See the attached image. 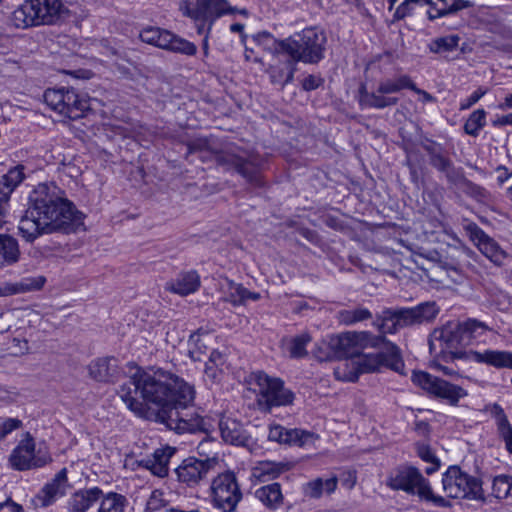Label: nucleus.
<instances>
[{
    "mask_svg": "<svg viewBox=\"0 0 512 512\" xmlns=\"http://www.w3.org/2000/svg\"><path fill=\"white\" fill-rule=\"evenodd\" d=\"M54 184H38L30 193L28 207L18 223V234L27 243L56 231L74 230L83 215L64 198Z\"/></svg>",
    "mask_w": 512,
    "mask_h": 512,
    "instance_id": "nucleus-1",
    "label": "nucleus"
},
{
    "mask_svg": "<svg viewBox=\"0 0 512 512\" xmlns=\"http://www.w3.org/2000/svg\"><path fill=\"white\" fill-rule=\"evenodd\" d=\"M183 379L170 372L137 370L119 390L120 398L135 415L146 417L147 404L161 407L163 411L176 397Z\"/></svg>",
    "mask_w": 512,
    "mask_h": 512,
    "instance_id": "nucleus-2",
    "label": "nucleus"
},
{
    "mask_svg": "<svg viewBox=\"0 0 512 512\" xmlns=\"http://www.w3.org/2000/svg\"><path fill=\"white\" fill-rule=\"evenodd\" d=\"M194 388L186 383H180L176 397L164 410L166 425L178 433L195 432L204 429V419L193 406Z\"/></svg>",
    "mask_w": 512,
    "mask_h": 512,
    "instance_id": "nucleus-3",
    "label": "nucleus"
},
{
    "mask_svg": "<svg viewBox=\"0 0 512 512\" xmlns=\"http://www.w3.org/2000/svg\"><path fill=\"white\" fill-rule=\"evenodd\" d=\"M439 309L435 302H424L412 308L384 309L377 314L373 326L381 333L394 334L398 330L433 320Z\"/></svg>",
    "mask_w": 512,
    "mask_h": 512,
    "instance_id": "nucleus-4",
    "label": "nucleus"
},
{
    "mask_svg": "<svg viewBox=\"0 0 512 512\" xmlns=\"http://www.w3.org/2000/svg\"><path fill=\"white\" fill-rule=\"evenodd\" d=\"M325 44L324 32L311 27L282 40L279 45L294 62L315 64L324 58Z\"/></svg>",
    "mask_w": 512,
    "mask_h": 512,
    "instance_id": "nucleus-5",
    "label": "nucleus"
},
{
    "mask_svg": "<svg viewBox=\"0 0 512 512\" xmlns=\"http://www.w3.org/2000/svg\"><path fill=\"white\" fill-rule=\"evenodd\" d=\"M387 486L393 490H402L416 495L420 500L431 502L437 507L450 506L444 497L434 494L431 484L420 470L413 466H402L396 469L387 479Z\"/></svg>",
    "mask_w": 512,
    "mask_h": 512,
    "instance_id": "nucleus-6",
    "label": "nucleus"
},
{
    "mask_svg": "<svg viewBox=\"0 0 512 512\" xmlns=\"http://www.w3.org/2000/svg\"><path fill=\"white\" fill-rule=\"evenodd\" d=\"M66 13L60 0H27L11 16L16 28L25 29L32 26L56 23Z\"/></svg>",
    "mask_w": 512,
    "mask_h": 512,
    "instance_id": "nucleus-7",
    "label": "nucleus"
},
{
    "mask_svg": "<svg viewBox=\"0 0 512 512\" xmlns=\"http://www.w3.org/2000/svg\"><path fill=\"white\" fill-rule=\"evenodd\" d=\"M183 15L192 19L196 25L197 33L204 34L202 49L208 55L209 36L214 21L228 13L226 0H183L180 5Z\"/></svg>",
    "mask_w": 512,
    "mask_h": 512,
    "instance_id": "nucleus-8",
    "label": "nucleus"
},
{
    "mask_svg": "<svg viewBox=\"0 0 512 512\" xmlns=\"http://www.w3.org/2000/svg\"><path fill=\"white\" fill-rule=\"evenodd\" d=\"M250 385L257 394V403L264 411H270L273 407L292 404L294 394L285 388L281 379L270 377L262 371H257L250 376Z\"/></svg>",
    "mask_w": 512,
    "mask_h": 512,
    "instance_id": "nucleus-9",
    "label": "nucleus"
},
{
    "mask_svg": "<svg viewBox=\"0 0 512 512\" xmlns=\"http://www.w3.org/2000/svg\"><path fill=\"white\" fill-rule=\"evenodd\" d=\"M43 97L52 110L72 120L81 118L90 108L86 95L78 93L73 88L47 89Z\"/></svg>",
    "mask_w": 512,
    "mask_h": 512,
    "instance_id": "nucleus-10",
    "label": "nucleus"
},
{
    "mask_svg": "<svg viewBox=\"0 0 512 512\" xmlns=\"http://www.w3.org/2000/svg\"><path fill=\"white\" fill-rule=\"evenodd\" d=\"M442 487L447 497L455 499L481 500L484 498L479 479L450 466L442 476Z\"/></svg>",
    "mask_w": 512,
    "mask_h": 512,
    "instance_id": "nucleus-11",
    "label": "nucleus"
},
{
    "mask_svg": "<svg viewBox=\"0 0 512 512\" xmlns=\"http://www.w3.org/2000/svg\"><path fill=\"white\" fill-rule=\"evenodd\" d=\"M403 89H415V83L408 75H401L393 79H384L379 82L373 92L362 91L360 106L363 108L384 109L394 106L399 99L390 94L400 92Z\"/></svg>",
    "mask_w": 512,
    "mask_h": 512,
    "instance_id": "nucleus-12",
    "label": "nucleus"
},
{
    "mask_svg": "<svg viewBox=\"0 0 512 512\" xmlns=\"http://www.w3.org/2000/svg\"><path fill=\"white\" fill-rule=\"evenodd\" d=\"M412 381L430 396L441 399L452 406H457L459 401L468 395L463 387L428 372L414 371Z\"/></svg>",
    "mask_w": 512,
    "mask_h": 512,
    "instance_id": "nucleus-13",
    "label": "nucleus"
},
{
    "mask_svg": "<svg viewBox=\"0 0 512 512\" xmlns=\"http://www.w3.org/2000/svg\"><path fill=\"white\" fill-rule=\"evenodd\" d=\"M52 461L46 447L36 449L34 439L29 433L18 443L9 456V463L15 470L25 471L41 468Z\"/></svg>",
    "mask_w": 512,
    "mask_h": 512,
    "instance_id": "nucleus-14",
    "label": "nucleus"
},
{
    "mask_svg": "<svg viewBox=\"0 0 512 512\" xmlns=\"http://www.w3.org/2000/svg\"><path fill=\"white\" fill-rule=\"evenodd\" d=\"M139 37L144 43L174 53L193 56L197 52L194 43L159 27H146L141 30Z\"/></svg>",
    "mask_w": 512,
    "mask_h": 512,
    "instance_id": "nucleus-15",
    "label": "nucleus"
},
{
    "mask_svg": "<svg viewBox=\"0 0 512 512\" xmlns=\"http://www.w3.org/2000/svg\"><path fill=\"white\" fill-rule=\"evenodd\" d=\"M212 499L214 505L223 512L235 511L237 504L242 499L237 478L233 472L219 474L211 484Z\"/></svg>",
    "mask_w": 512,
    "mask_h": 512,
    "instance_id": "nucleus-16",
    "label": "nucleus"
},
{
    "mask_svg": "<svg viewBox=\"0 0 512 512\" xmlns=\"http://www.w3.org/2000/svg\"><path fill=\"white\" fill-rule=\"evenodd\" d=\"M385 342V336H376L369 331H348L337 336L335 348L351 359L366 348H377Z\"/></svg>",
    "mask_w": 512,
    "mask_h": 512,
    "instance_id": "nucleus-17",
    "label": "nucleus"
},
{
    "mask_svg": "<svg viewBox=\"0 0 512 512\" xmlns=\"http://www.w3.org/2000/svg\"><path fill=\"white\" fill-rule=\"evenodd\" d=\"M216 162L225 169H235L247 182L261 186L262 179L255 160L244 152L228 150L216 155Z\"/></svg>",
    "mask_w": 512,
    "mask_h": 512,
    "instance_id": "nucleus-18",
    "label": "nucleus"
},
{
    "mask_svg": "<svg viewBox=\"0 0 512 512\" xmlns=\"http://www.w3.org/2000/svg\"><path fill=\"white\" fill-rule=\"evenodd\" d=\"M382 367L380 353L367 354L356 359L345 360L339 364L334 371L337 379L355 382L362 373L375 372Z\"/></svg>",
    "mask_w": 512,
    "mask_h": 512,
    "instance_id": "nucleus-19",
    "label": "nucleus"
},
{
    "mask_svg": "<svg viewBox=\"0 0 512 512\" xmlns=\"http://www.w3.org/2000/svg\"><path fill=\"white\" fill-rule=\"evenodd\" d=\"M464 229L478 250L495 265H502L507 254L500 245L476 223H468Z\"/></svg>",
    "mask_w": 512,
    "mask_h": 512,
    "instance_id": "nucleus-20",
    "label": "nucleus"
},
{
    "mask_svg": "<svg viewBox=\"0 0 512 512\" xmlns=\"http://www.w3.org/2000/svg\"><path fill=\"white\" fill-rule=\"evenodd\" d=\"M217 465L215 458L197 459L189 457L175 469L178 481L195 486L206 478L207 474Z\"/></svg>",
    "mask_w": 512,
    "mask_h": 512,
    "instance_id": "nucleus-21",
    "label": "nucleus"
},
{
    "mask_svg": "<svg viewBox=\"0 0 512 512\" xmlns=\"http://www.w3.org/2000/svg\"><path fill=\"white\" fill-rule=\"evenodd\" d=\"M454 358H465L479 364H486L496 369H512V352L486 349L484 351L453 352Z\"/></svg>",
    "mask_w": 512,
    "mask_h": 512,
    "instance_id": "nucleus-22",
    "label": "nucleus"
},
{
    "mask_svg": "<svg viewBox=\"0 0 512 512\" xmlns=\"http://www.w3.org/2000/svg\"><path fill=\"white\" fill-rule=\"evenodd\" d=\"M433 339L440 342L442 350H449L447 357L452 360L455 359L452 357V353L460 352L457 349L466 346L460 321L447 322L440 329L434 331Z\"/></svg>",
    "mask_w": 512,
    "mask_h": 512,
    "instance_id": "nucleus-23",
    "label": "nucleus"
},
{
    "mask_svg": "<svg viewBox=\"0 0 512 512\" xmlns=\"http://www.w3.org/2000/svg\"><path fill=\"white\" fill-rule=\"evenodd\" d=\"M121 372L119 361L113 356L96 358L88 365L89 376L97 382L113 383Z\"/></svg>",
    "mask_w": 512,
    "mask_h": 512,
    "instance_id": "nucleus-24",
    "label": "nucleus"
},
{
    "mask_svg": "<svg viewBox=\"0 0 512 512\" xmlns=\"http://www.w3.org/2000/svg\"><path fill=\"white\" fill-rule=\"evenodd\" d=\"M268 439L283 444L306 446L314 443L317 437L305 430L286 429L279 424H275L269 427Z\"/></svg>",
    "mask_w": 512,
    "mask_h": 512,
    "instance_id": "nucleus-25",
    "label": "nucleus"
},
{
    "mask_svg": "<svg viewBox=\"0 0 512 512\" xmlns=\"http://www.w3.org/2000/svg\"><path fill=\"white\" fill-rule=\"evenodd\" d=\"M67 487V469L62 468L50 482L45 484L38 493L37 499L41 506L48 507L66 493Z\"/></svg>",
    "mask_w": 512,
    "mask_h": 512,
    "instance_id": "nucleus-26",
    "label": "nucleus"
},
{
    "mask_svg": "<svg viewBox=\"0 0 512 512\" xmlns=\"http://www.w3.org/2000/svg\"><path fill=\"white\" fill-rule=\"evenodd\" d=\"M103 492L98 487L81 489L73 493L67 502L69 512H86L101 498Z\"/></svg>",
    "mask_w": 512,
    "mask_h": 512,
    "instance_id": "nucleus-27",
    "label": "nucleus"
},
{
    "mask_svg": "<svg viewBox=\"0 0 512 512\" xmlns=\"http://www.w3.org/2000/svg\"><path fill=\"white\" fill-rule=\"evenodd\" d=\"M200 283L199 274L191 270L179 273L175 279L166 283L165 289L180 296H187L195 293Z\"/></svg>",
    "mask_w": 512,
    "mask_h": 512,
    "instance_id": "nucleus-28",
    "label": "nucleus"
},
{
    "mask_svg": "<svg viewBox=\"0 0 512 512\" xmlns=\"http://www.w3.org/2000/svg\"><path fill=\"white\" fill-rule=\"evenodd\" d=\"M219 430L222 439L232 445H245L248 441V435L242 424L236 419L222 417L219 421Z\"/></svg>",
    "mask_w": 512,
    "mask_h": 512,
    "instance_id": "nucleus-29",
    "label": "nucleus"
},
{
    "mask_svg": "<svg viewBox=\"0 0 512 512\" xmlns=\"http://www.w3.org/2000/svg\"><path fill=\"white\" fill-rule=\"evenodd\" d=\"M174 453L175 449L167 446L155 450L152 457L143 459L140 463L143 467L150 470L153 475L163 478L168 475V464Z\"/></svg>",
    "mask_w": 512,
    "mask_h": 512,
    "instance_id": "nucleus-30",
    "label": "nucleus"
},
{
    "mask_svg": "<svg viewBox=\"0 0 512 512\" xmlns=\"http://www.w3.org/2000/svg\"><path fill=\"white\" fill-rule=\"evenodd\" d=\"M45 281L46 280L43 276H38L23 278L21 281L15 283H0V297L38 290L43 287Z\"/></svg>",
    "mask_w": 512,
    "mask_h": 512,
    "instance_id": "nucleus-31",
    "label": "nucleus"
},
{
    "mask_svg": "<svg viewBox=\"0 0 512 512\" xmlns=\"http://www.w3.org/2000/svg\"><path fill=\"white\" fill-rule=\"evenodd\" d=\"M19 257L17 240L10 235L0 234V268L16 263Z\"/></svg>",
    "mask_w": 512,
    "mask_h": 512,
    "instance_id": "nucleus-32",
    "label": "nucleus"
},
{
    "mask_svg": "<svg viewBox=\"0 0 512 512\" xmlns=\"http://www.w3.org/2000/svg\"><path fill=\"white\" fill-rule=\"evenodd\" d=\"M286 469L287 466L283 463L261 461L252 468L251 477L260 482H265L278 477Z\"/></svg>",
    "mask_w": 512,
    "mask_h": 512,
    "instance_id": "nucleus-33",
    "label": "nucleus"
},
{
    "mask_svg": "<svg viewBox=\"0 0 512 512\" xmlns=\"http://www.w3.org/2000/svg\"><path fill=\"white\" fill-rule=\"evenodd\" d=\"M438 1L440 2V5L438 4L436 13H432V11L426 12L427 18L430 21H435L436 19H439V18L455 15L459 11L472 6V3L468 0H438Z\"/></svg>",
    "mask_w": 512,
    "mask_h": 512,
    "instance_id": "nucleus-34",
    "label": "nucleus"
},
{
    "mask_svg": "<svg viewBox=\"0 0 512 512\" xmlns=\"http://www.w3.org/2000/svg\"><path fill=\"white\" fill-rule=\"evenodd\" d=\"M255 497L268 508H277L283 501L281 486L279 483H272L258 488Z\"/></svg>",
    "mask_w": 512,
    "mask_h": 512,
    "instance_id": "nucleus-35",
    "label": "nucleus"
},
{
    "mask_svg": "<svg viewBox=\"0 0 512 512\" xmlns=\"http://www.w3.org/2000/svg\"><path fill=\"white\" fill-rule=\"evenodd\" d=\"M460 323L466 346L474 342H480L481 338L490 331V328L486 323L474 318H469Z\"/></svg>",
    "mask_w": 512,
    "mask_h": 512,
    "instance_id": "nucleus-36",
    "label": "nucleus"
},
{
    "mask_svg": "<svg viewBox=\"0 0 512 512\" xmlns=\"http://www.w3.org/2000/svg\"><path fill=\"white\" fill-rule=\"evenodd\" d=\"M383 347L384 352H381L382 358V366H386L395 372L402 373L404 368V362L402 360L399 348L388 341L385 338V342H383L378 348Z\"/></svg>",
    "mask_w": 512,
    "mask_h": 512,
    "instance_id": "nucleus-37",
    "label": "nucleus"
},
{
    "mask_svg": "<svg viewBox=\"0 0 512 512\" xmlns=\"http://www.w3.org/2000/svg\"><path fill=\"white\" fill-rule=\"evenodd\" d=\"M337 487V478L331 477L328 479L317 478L305 487V494L311 498H319L324 493L331 494Z\"/></svg>",
    "mask_w": 512,
    "mask_h": 512,
    "instance_id": "nucleus-38",
    "label": "nucleus"
},
{
    "mask_svg": "<svg viewBox=\"0 0 512 512\" xmlns=\"http://www.w3.org/2000/svg\"><path fill=\"white\" fill-rule=\"evenodd\" d=\"M25 167L21 164L16 165L10 168L6 174H4L0 180V188H3L8 191V193H13L15 189L24 181L25 179Z\"/></svg>",
    "mask_w": 512,
    "mask_h": 512,
    "instance_id": "nucleus-39",
    "label": "nucleus"
},
{
    "mask_svg": "<svg viewBox=\"0 0 512 512\" xmlns=\"http://www.w3.org/2000/svg\"><path fill=\"white\" fill-rule=\"evenodd\" d=\"M372 318V313L364 307L354 309H344L338 312L337 319L341 324L354 325L356 323Z\"/></svg>",
    "mask_w": 512,
    "mask_h": 512,
    "instance_id": "nucleus-40",
    "label": "nucleus"
},
{
    "mask_svg": "<svg viewBox=\"0 0 512 512\" xmlns=\"http://www.w3.org/2000/svg\"><path fill=\"white\" fill-rule=\"evenodd\" d=\"M494 409L499 435L505 442L508 452L512 454V426L500 406L496 405Z\"/></svg>",
    "mask_w": 512,
    "mask_h": 512,
    "instance_id": "nucleus-41",
    "label": "nucleus"
},
{
    "mask_svg": "<svg viewBox=\"0 0 512 512\" xmlns=\"http://www.w3.org/2000/svg\"><path fill=\"white\" fill-rule=\"evenodd\" d=\"M312 338L309 333L303 332L292 337L287 342V351L292 358H303L307 355L306 347Z\"/></svg>",
    "mask_w": 512,
    "mask_h": 512,
    "instance_id": "nucleus-42",
    "label": "nucleus"
},
{
    "mask_svg": "<svg viewBox=\"0 0 512 512\" xmlns=\"http://www.w3.org/2000/svg\"><path fill=\"white\" fill-rule=\"evenodd\" d=\"M126 498L118 493H108L102 498L98 512H124Z\"/></svg>",
    "mask_w": 512,
    "mask_h": 512,
    "instance_id": "nucleus-43",
    "label": "nucleus"
},
{
    "mask_svg": "<svg viewBox=\"0 0 512 512\" xmlns=\"http://www.w3.org/2000/svg\"><path fill=\"white\" fill-rule=\"evenodd\" d=\"M223 289L226 301L230 302L234 306L244 304V295H248L247 289L244 286L233 281L226 280Z\"/></svg>",
    "mask_w": 512,
    "mask_h": 512,
    "instance_id": "nucleus-44",
    "label": "nucleus"
},
{
    "mask_svg": "<svg viewBox=\"0 0 512 512\" xmlns=\"http://www.w3.org/2000/svg\"><path fill=\"white\" fill-rule=\"evenodd\" d=\"M460 37L458 35H447L434 39L429 45L433 53L452 52L457 49Z\"/></svg>",
    "mask_w": 512,
    "mask_h": 512,
    "instance_id": "nucleus-45",
    "label": "nucleus"
},
{
    "mask_svg": "<svg viewBox=\"0 0 512 512\" xmlns=\"http://www.w3.org/2000/svg\"><path fill=\"white\" fill-rule=\"evenodd\" d=\"M486 124V112L483 109L474 111L464 124L465 132L470 136H478Z\"/></svg>",
    "mask_w": 512,
    "mask_h": 512,
    "instance_id": "nucleus-46",
    "label": "nucleus"
},
{
    "mask_svg": "<svg viewBox=\"0 0 512 512\" xmlns=\"http://www.w3.org/2000/svg\"><path fill=\"white\" fill-rule=\"evenodd\" d=\"M509 479L508 475H498L493 479L492 494L498 499L509 498Z\"/></svg>",
    "mask_w": 512,
    "mask_h": 512,
    "instance_id": "nucleus-47",
    "label": "nucleus"
},
{
    "mask_svg": "<svg viewBox=\"0 0 512 512\" xmlns=\"http://www.w3.org/2000/svg\"><path fill=\"white\" fill-rule=\"evenodd\" d=\"M168 504V500L165 497V493L161 490H154L151 492L147 503L146 512H158Z\"/></svg>",
    "mask_w": 512,
    "mask_h": 512,
    "instance_id": "nucleus-48",
    "label": "nucleus"
},
{
    "mask_svg": "<svg viewBox=\"0 0 512 512\" xmlns=\"http://www.w3.org/2000/svg\"><path fill=\"white\" fill-rule=\"evenodd\" d=\"M189 343V354L192 360L202 361V355L207 352V346L204 339H202L199 334L191 335Z\"/></svg>",
    "mask_w": 512,
    "mask_h": 512,
    "instance_id": "nucleus-49",
    "label": "nucleus"
},
{
    "mask_svg": "<svg viewBox=\"0 0 512 512\" xmlns=\"http://www.w3.org/2000/svg\"><path fill=\"white\" fill-rule=\"evenodd\" d=\"M224 362H225L224 355L217 350H212L209 355V360L206 363V367H205V373H206L207 377H209L211 379H216L217 372H218L217 368L219 366L223 365Z\"/></svg>",
    "mask_w": 512,
    "mask_h": 512,
    "instance_id": "nucleus-50",
    "label": "nucleus"
},
{
    "mask_svg": "<svg viewBox=\"0 0 512 512\" xmlns=\"http://www.w3.org/2000/svg\"><path fill=\"white\" fill-rule=\"evenodd\" d=\"M430 153V162L432 166L440 171H447L451 165L449 159H447L444 155L439 152H436L434 149L427 148Z\"/></svg>",
    "mask_w": 512,
    "mask_h": 512,
    "instance_id": "nucleus-51",
    "label": "nucleus"
},
{
    "mask_svg": "<svg viewBox=\"0 0 512 512\" xmlns=\"http://www.w3.org/2000/svg\"><path fill=\"white\" fill-rule=\"evenodd\" d=\"M416 6V0H405L396 8L394 17L396 19H404L406 17H409L413 15Z\"/></svg>",
    "mask_w": 512,
    "mask_h": 512,
    "instance_id": "nucleus-52",
    "label": "nucleus"
},
{
    "mask_svg": "<svg viewBox=\"0 0 512 512\" xmlns=\"http://www.w3.org/2000/svg\"><path fill=\"white\" fill-rule=\"evenodd\" d=\"M486 90L479 88L475 90L469 97L460 102V110H467L476 104L484 95Z\"/></svg>",
    "mask_w": 512,
    "mask_h": 512,
    "instance_id": "nucleus-53",
    "label": "nucleus"
},
{
    "mask_svg": "<svg viewBox=\"0 0 512 512\" xmlns=\"http://www.w3.org/2000/svg\"><path fill=\"white\" fill-rule=\"evenodd\" d=\"M323 84V78L319 75H308L302 81V88L305 91H312Z\"/></svg>",
    "mask_w": 512,
    "mask_h": 512,
    "instance_id": "nucleus-54",
    "label": "nucleus"
},
{
    "mask_svg": "<svg viewBox=\"0 0 512 512\" xmlns=\"http://www.w3.org/2000/svg\"><path fill=\"white\" fill-rule=\"evenodd\" d=\"M21 422L18 419L8 418L0 423V440L7 434L17 429Z\"/></svg>",
    "mask_w": 512,
    "mask_h": 512,
    "instance_id": "nucleus-55",
    "label": "nucleus"
},
{
    "mask_svg": "<svg viewBox=\"0 0 512 512\" xmlns=\"http://www.w3.org/2000/svg\"><path fill=\"white\" fill-rule=\"evenodd\" d=\"M417 454L426 463H430V462L439 460L437 458V456L434 454V452L432 451V449L428 445H425V444H421L418 446Z\"/></svg>",
    "mask_w": 512,
    "mask_h": 512,
    "instance_id": "nucleus-56",
    "label": "nucleus"
},
{
    "mask_svg": "<svg viewBox=\"0 0 512 512\" xmlns=\"http://www.w3.org/2000/svg\"><path fill=\"white\" fill-rule=\"evenodd\" d=\"M496 172L498 173L497 182L500 186H502L511 176L512 173L509 172L508 168L500 165L496 168Z\"/></svg>",
    "mask_w": 512,
    "mask_h": 512,
    "instance_id": "nucleus-57",
    "label": "nucleus"
},
{
    "mask_svg": "<svg viewBox=\"0 0 512 512\" xmlns=\"http://www.w3.org/2000/svg\"><path fill=\"white\" fill-rule=\"evenodd\" d=\"M433 366L438 371L442 372L443 374H445L447 376H450V377H453V378L460 377V373L458 372V370H456V369H454L452 367H448V366L442 365L440 363H434Z\"/></svg>",
    "mask_w": 512,
    "mask_h": 512,
    "instance_id": "nucleus-58",
    "label": "nucleus"
},
{
    "mask_svg": "<svg viewBox=\"0 0 512 512\" xmlns=\"http://www.w3.org/2000/svg\"><path fill=\"white\" fill-rule=\"evenodd\" d=\"M0 512H23V509L20 505L12 501H6L0 503Z\"/></svg>",
    "mask_w": 512,
    "mask_h": 512,
    "instance_id": "nucleus-59",
    "label": "nucleus"
},
{
    "mask_svg": "<svg viewBox=\"0 0 512 512\" xmlns=\"http://www.w3.org/2000/svg\"><path fill=\"white\" fill-rule=\"evenodd\" d=\"M107 125L111 128L114 135H119L122 137H128L130 135V129L127 127H124V126L118 125V124H112V123H109Z\"/></svg>",
    "mask_w": 512,
    "mask_h": 512,
    "instance_id": "nucleus-60",
    "label": "nucleus"
},
{
    "mask_svg": "<svg viewBox=\"0 0 512 512\" xmlns=\"http://www.w3.org/2000/svg\"><path fill=\"white\" fill-rule=\"evenodd\" d=\"M12 193H8L7 190L0 188V205H4L6 207L9 206V201Z\"/></svg>",
    "mask_w": 512,
    "mask_h": 512,
    "instance_id": "nucleus-61",
    "label": "nucleus"
},
{
    "mask_svg": "<svg viewBox=\"0 0 512 512\" xmlns=\"http://www.w3.org/2000/svg\"><path fill=\"white\" fill-rule=\"evenodd\" d=\"M411 90L414 91L415 93L421 95L423 102H431L433 100V97L431 94H429L428 92H426L422 89L417 88L416 85H415V89H411Z\"/></svg>",
    "mask_w": 512,
    "mask_h": 512,
    "instance_id": "nucleus-62",
    "label": "nucleus"
},
{
    "mask_svg": "<svg viewBox=\"0 0 512 512\" xmlns=\"http://www.w3.org/2000/svg\"><path fill=\"white\" fill-rule=\"evenodd\" d=\"M9 214V207L0 205V228L7 222L6 218Z\"/></svg>",
    "mask_w": 512,
    "mask_h": 512,
    "instance_id": "nucleus-63",
    "label": "nucleus"
},
{
    "mask_svg": "<svg viewBox=\"0 0 512 512\" xmlns=\"http://www.w3.org/2000/svg\"><path fill=\"white\" fill-rule=\"evenodd\" d=\"M439 468H440V460L434 461V462H430L429 466L426 467V469H425V473L427 475H431V474L435 473L436 471H438Z\"/></svg>",
    "mask_w": 512,
    "mask_h": 512,
    "instance_id": "nucleus-64",
    "label": "nucleus"
}]
</instances>
